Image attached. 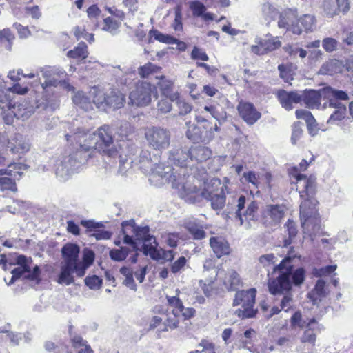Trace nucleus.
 Wrapping results in <instances>:
<instances>
[{
	"mask_svg": "<svg viewBox=\"0 0 353 353\" xmlns=\"http://www.w3.org/2000/svg\"><path fill=\"white\" fill-rule=\"evenodd\" d=\"M66 139L72 137L79 145V150L77 152L84 154V159L91 157L94 151H97L109 157H114L118 151L113 145V130L110 125H103L94 133H88L83 130L78 128L72 135L66 134Z\"/></svg>",
	"mask_w": 353,
	"mask_h": 353,
	"instance_id": "f257e3e1",
	"label": "nucleus"
},
{
	"mask_svg": "<svg viewBox=\"0 0 353 353\" xmlns=\"http://www.w3.org/2000/svg\"><path fill=\"white\" fill-rule=\"evenodd\" d=\"M296 190L304 201L300 205V218L303 233L313 236L320 230V220L316 209L317 201L313 199L315 193V178H307L305 175L298 174L296 176Z\"/></svg>",
	"mask_w": 353,
	"mask_h": 353,
	"instance_id": "f03ea898",
	"label": "nucleus"
},
{
	"mask_svg": "<svg viewBox=\"0 0 353 353\" xmlns=\"http://www.w3.org/2000/svg\"><path fill=\"white\" fill-rule=\"evenodd\" d=\"M148 151H142L140 155V162L146 165L145 167L150 168V174L149 181L155 185H161L166 183H171L173 188L179 190L180 196L191 203L196 202V196L199 195V188L193 186L192 188L187 187L183 184V177L181 175L176 176L173 173L174 168L170 166H165L163 163H152Z\"/></svg>",
	"mask_w": 353,
	"mask_h": 353,
	"instance_id": "7ed1b4c3",
	"label": "nucleus"
},
{
	"mask_svg": "<svg viewBox=\"0 0 353 353\" xmlns=\"http://www.w3.org/2000/svg\"><path fill=\"white\" fill-rule=\"evenodd\" d=\"M273 273H278L276 278L271 277L268 280V288L270 294L281 295L290 292L292 285L300 286L305 279V270L299 268L294 271H290L289 268H273Z\"/></svg>",
	"mask_w": 353,
	"mask_h": 353,
	"instance_id": "20e7f679",
	"label": "nucleus"
},
{
	"mask_svg": "<svg viewBox=\"0 0 353 353\" xmlns=\"http://www.w3.org/2000/svg\"><path fill=\"white\" fill-rule=\"evenodd\" d=\"M79 247L74 243H67L61 249L63 261L61 265V272L57 280L59 284L69 285L74 283L73 273L77 276H83V271L79 265Z\"/></svg>",
	"mask_w": 353,
	"mask_h": 353,
	"instance_id": "39448f33",
	"label": "nucleus"
},
{
	"mask_svg": "<svg viewBox=\"0 0 353 353\" xmlns=\"http://www.w3.org/2000/svg\"><path fill=\"white\" fill-rule=\"evenodd\" d=\"M245 204V197L241 196L237 200V204L234 210L225 211L223 214L226 218L234 219L240 222V225L245 229H250L258 220V204L256 201H251L246 210L242 212Z\"/></svg>",
	"mask_w": 353,
	"mask_h": 353,
	"instance_id": "423d86ee",
	"label": "nucleus"
},
{
	"mask_svg": "<svg viewBox=\"0 0 353 353\" xmlns=\"http://www.w3.org/2000/svg\"><path fill=\"white\" fill-rule=\"evenodd\" d=\"M144 137L148 148L160 154L170 147L171 142L170 131L160 126L146 128Z\"/></svg>",
	"mask_w": 353,
	"mask_h": 353,
	"instance_id": "0eeeda50",
	"label": "nucleus"
},
{
	"mask_svg": "<svg viewBox=\"0 0 353 353\" xmlns=\"http://www.w3.org/2000/svg\"><path fill=\"white\" fill-rule=\"evenodd\" d=\"M14 261L18 267L12 270L11 273L12 276L8 283V285L13 283L16 279H18L22 275H24L25 278L30 281H36L37 283H38L40 274L39 268L37 265L34 266L32 265V260L30 258L20 254L17 255Z\"/></svg>",
	"mask_w": 353,
	"mask_h": 353,
	"instance_id": "6e6552de",
	"label": "nucleus"
},
{
	"mask_svg": "<svg viewBox=\"0 0 353 353\" xmlns=\"http://www.w3.org/2000/svg\"><path fill=\"white\" fill-rule=\"evenodd\" d=\"M256 290L238 291L234 299V305H241L235 311V314L241 319L253 317L256 310L253 308L255 303Z\"/></svg>",
	"mask_w": 353,
	"mask_h": 353,
	"instance_id": "1a4fd4ad",
	"label": "nucleus"
},
{
	"mask_svg": "<svg viewBox=\"0 0 353 353\" xmlns=\"http://www.w3.org/2000/svg\"><path fill=\"white\" fill-rule=\"evenodd\" d=\"M154 88L146 81H138L129 95L130 103L136 106H146L152 100Z\"/></svg>",
	"mask_w": 353,
	"mask_h": 353,
	"instance_id": "9d476101",
	"label": "nucleus"
},
{
	"mask_svg": "<svg viewBox=\"0 0 353 353\" xmlns=\"http://www.w3.org/2000/svg\"><path fill=\"white\" fill-rule=\"evenodd\" d=\"M285 208L282 205L269 204L261 211V222L266 228L273 229L284 217Z\"/></svg>",
	"mask_w": 353,
	"mask_h": 353,
	"instance_id": "9b49d317",
	"label": "nucleus"
},
{
	"mask_svg": "<svg viewBox=\"0 0 353 353\" xmlns=\"http://www.w3.org/2000/svg\"><path fill=\"white\" fill-rule=\"evenodd\" d=\"M84 159V154L77 152L74 156L65 157L57 165L55 170L56 175L62 179H66L76 170L79 163L86 161Z\"/></svg>",
	"mask_w": 353,
	"mask_h": 353,
	"instance_id": "f8f14e48",
	"label": "nucleus"
},
{
	"mask_svg": "<svg viewBox=\"0 0 353 353\" xmlns=\"http://www.w3.org/2000/svg\"><path fill=\"white\" fill-rule=\"evenodd\" d=\"M130 229L134 233L136 241L143 243L141 250L145 256L148 255L149 250L154 247H157V243L155 238L149 234V228L148 226L142 228H134V221H130Z\"/></svg>",
	"mask_w": 353,
	"mask_h": 353,
	"instance_id": "ddd939ff",
	"label": "nucleus"
},
{
	"mask_svg": "<svg viewBox=\"0 0 353 353\" xmlns=\"http://www.w3.org/2000/svg\"><path fill=\"white\" fill-rule=\"evenodd\" d=\"M65 75V72L56 67H46V88L50 85L57 86L58 84L61 87L68 91H74V88L66 81H61V78Z\"/></svg>",
	"mask_w": 353,
	"mask_h": 353,
	"instance_id": "4468645a",
	"label": "nucleus"
},
{
	"mask_svg": "<svg viewBox=\"0 0 353 353\" xmlns=\"http://www.w3.org/2000/svg\"><path fill=\"white\" fill-rule=\"evenodd\" d=\"M323 329V326L319 324L315 318H311L307 321V325L303 329V332L299 336V341L303 344H308L314 346L317 334Z\"/></svg>",
	"mask_w": 353,
	"mask_h": 353,
	"instance_id": "2eb2a0df",
	"label": "nucleus"
},
{
	"mask_svg": "<svg viewBox=\"0 0 353 353\" xmlns=\"http://www.w3.org/2000/svg\"><path fill=\"white\" fill-rule=\"evenodd\" d=\"M42 103V101L40 102V100L37 99L34 104H29L25 102L16 105L12 102L11 107L8 110H10V114H12L17 119L25 120L28 119L37 109L39 108Z\"/></svg>",
	"mask_w": 353,
	"mask_h": 353,
	"instance_id": "dca6fc26",
	"label": "nucleus"
},
{
	"mask_svg": "<svg viewBox=\"0 0 353 353\" xmlns=\"http://www.w3.org/2000/svg\"><path fill=\"white\" fill-rule=\"evenodd\" d=\"M279 20L278 26L280 28H286L288 30L292 31L293 34L299 35L302 33V29L296 23L297 19L296 14L292 10H288L279 13Z\"/></svg>",
	"mask_w": 353,
	"mask_h": 353,
	"instance_id": "f3484780",
	"label": "nucleus"
},
{
	"mask_svg": "<svg viewBox=\"0 0 353 353\" xmlns=\"http://www.w3.org/2000/svg\"><path fill=\"white\" fill-rule=\"evenodd\" d=\"M301 101H303L308 108H319L321 99H327L325 88L319 90H309L300 92Z\"/></svg>",
	"mask_w": 353,
	"mask_h": 353,
	"instance_id": "a211bd4d",
	"label": "nucleus"
},
{
	"mask_svg": "<svg viewBox=\"0 0 353 353\" xmlns=\"http://www.w3.org/2000/svg\"><path fill=\"white\" fill-rule=\"evenodd\" d=\"M228 183L229 179L227 177L224 178L223 184H222L219 179L213 178L205 184L204 190L201 192V195L205 199H210V196L214 194V193H223L225 192L228 193V188L227 186Z\"/></svg>",
	"mask_w": 353,
	"mask_h": 353,
	"instance_id": "6ab92c4d",
	"label": "nucleus"
},
{
	"mask_svg": "<svg viewBox=\"0 0 353 353\" xmlns=\"http://www.w3.org/2000/svg\"><path fill=\"white\" fill-rule=\"evenodd\" d=\"M179 291L176 290V294L173 296H167L166 299L169 306L172 307L173 314H180L185 319H188L194 316L195 310L192 307H185L182 301L179 297Z\"/></svg>",
	"mask_w": 353,
	"mask_h": 353,
	"instance_id": "aec40b11",
	"label": "nucleus"
},
{
	"mask_svg": "<svg viewBox=\"0 0 353 353\" xmlns=\"http://www.w3.org/2000/svg\"><path fill=\"white\" fill-rule=\"evenodd\" d=\"M189 158L188 149L185 148H174L168 152V163L181 168L188 166Z\"/></svg>",
	"mask_w": 353,
	"mask_h": 353,
	"instance_id": "412c9836",
	"label": "nucleus"
},
{
	"mask_svg": "<svg viewBox=\"0 0 353 353\" xmlns=\"http://www.w3.org/2000/svg\"><path fill=\"white\" fill-rule=\"evenodd\" d=\"M238 110L242 119L249 125L256 122L261 114L250 103H240L238 105Z\"/></svg>",
	"mask_w": 353,
	"mask_h": 353,
	"instance_id": "4be33fe9",
	"label": "nucleus"
},
{
	"mask_svg": "<svg viewBox=\"0 0 353 353\" xmlns=\"http://www.w3.org/2000/svg\"><path fill=\"white\" fill-rule=\"evenodd\" d=\"M7 150L13 154L24 153L30 150V145L21 134H16L8 139Z\"/></svg>",
	"mask_w": 353,
	"mask_h": 353,
	"instance_id": "5701e85b",
	"label": "nucleus"
},
{
	"mask_svg": "<svg viewBox=\"0 0 353 353\" xmlns=\"http://www.w3.org/2000/svg\"><path fill=\"white\" fill-rule=\"evenodd\" d=\"M25 169V165L21 163H12L4 157L0 156V175L21 176V170Z\"/></svg>",
	"mask_w": 353,
	"mask_h": 353,
	"instance_id": "b1692460",
	"label": "nucleus"
},
{
	"mask_svg": "<svg viewBox=\"0 0 353 353\" xmlns=\"http://www.w3.org/2000/svg\"><path fill=\"white\" fill-rule=\"evenodd\" d=\"M278 98L282 107L287 110L292 109V103H298L301 101L300 92L280 90L278 92Z\"/></svg>",
	"mask_w": 353,
	"mask_h": 353,
	"instance_id": "393cba45",
	"label": "nucleus"
},
{
	"mask_svg": "<svg viewBox=\"0 0 353 353\" xmlns=\"http://www.w3.org/2000/svg\"><path fill=\"white\" fill-rule=\"evenodd\" d=\"M328 107L334 108V112L331 114L327 120L328 124H334L336 121H340L345 117L347 108L345 105L341 102L331 100L328 102Z\"/></svg>",
	"mask_w": 353,
	"mask_h": 353,
	"instance_id": "a878e982",
	"label": "nucleus"
},
{
	"mask_svg": "<svg viewBox=\"0 0 353 353\" xmlns=\"http://www.w3.org/2000/svg\"><path fill=\"white\" fill-rule=\"evenodd\" d=\"M188 153L190 154V161L195 160L197 162L206 161L212 154L209 148L201 145L190 148L188 149Z\"/></svg>",
	"mask_w": 353,
	"mask_h": 353,
	"instance_id": "bb28decb",
	"label": "nucleus"
},
{
	"mask_svg": "<svg viewBox=\"0 0 353 353\" xmlns=\"http://www.w3.org/2000/svg\"><path fill=\"white\" fill-rule=\"evenodd\" d=\"M242 282L239 274L234 270H229L223 279V285L230 291L237 290L241 286Z\"/></svg>",
	"mask_w": 353,
	"mask_h": 353,
	"instance_id": "cd10ccee",
	"label": "nucleus"
},
{
	"mask_svg": "<svg viewBox=\"0 0 353 353\" xmlns=\"http://www.w3.org/2000/svg\"><path fill=\"white\" fill-rule=\"evenodd\" d=\"M41 85V88L42 89V93L44 92V85L41 83L40 82L32 83L31 86L33 88H36ZM30 83L26 81H19L14 83L13 85L8 88V90H10V93L16 94L19 95H25L30 90Z\"/></svg>",
	"mask_w": 353,
	"mask_h": 353,
	"instance_id": "c85d7f7f",
	"label": "nucleus"
},
{
	"mask_svg": "<svg viewBox=\"0 0 353 353\" xmlns=\"http://www.w3.org/2000/svg\"><path fill=\"white\" fill-rule=\"evenodd\" d=\"M113 74L115 77L116 82L120 85H127L130 84L135 74L128 69L120 68V66L114 67Z\"/></svg>",
	"mask_w": 353,
	"mask_h": 353,
	"instance_id": "c756f323",
	"label": "nucleus"
},
{
	"mask_svg": "<svg viewBox=\"0 0 353 353\" xmlns=\"http://www.w3.org/2000/svg\"><path fill=\"white\" fill-rule=\"evenodd\" d=\"M296 116L298 119L305 121L309 133L312 136L316 134L318 131L317 123L310 112L305 110H298L296 111Z\"/></svg>",
	"mask_w": 353,
	"mask_h": 353,
	"instance_id": "7c9ffc66",
	"label": "nucleus"
},
{
	"mask_svg": "<svg viewBox=\"0 0 353 353\" xmlns=\"http://www.w3.org/2000/svg\"><path fill=\"white\" fill-rule=\"evenodd\" d=\"M210 244L217 258L228 254L230 252L228 243L222 239L212 237L210 240Z\"/></svg>",
	"mask_w": 353,
	"mask_h": 353,
	"instance_id": "2f4dec72",
	"label": "nucleus"
},
{
	"mask_svg": "<svg viewBox=\"0 0 353 353\" xmlns=\"http://www.w3.org/2000/svg\"><path fill=\"white\" fill-rule=\"evenodd\" d=\"M261 17L269 25L271 21H274L279 15V10L270 3H264L261 6Z\"/></svg>",
	"mask_w": 353,
	"mask_h": 353,
	"instance_id": "473e14b6",
	"label": "nucleus"
},
{
	"mask_svg": "<svg viewBox=\"0 0 353 353\" xmlns=\"http://www.w3.org/2000/svg\"><path fill=\"white\" fill-rule=\"evenodd\" d=\"M108 107H112L114 109H119L123 106L125 101V95L119 90L112 89L108 94Z\"/></svg>",
	"mask_w": 353,
	"mask_h": 353,
	"instance_id": "72a5a7b5",
	"label": "nucleus"
},
{
	"mask_svg": "<svg viewBox=\"0 0 353 353\" xmlns=\"http://www.w3.org/2000/svg\"><path fill=\"white\" fill-rule=\"evenodd\" d=\"M342 66L343 63L341 61L337 59H331L321 65L319 71V74L326 75L341 72Z\"/></svg>",
	"mask_w": 353,
	"mask_h": 353,
	"instance_id": "f704fd0d",
	"label": "nucleus"
},
{
	"mask_svg": "<svg viewBox=\"0 0 353 353\" xmlns=\"http://www.w3.org/2000/svg\"><path fill=\"white\" fill-rule=\"evenodd\" d=\"M201 131L203 132L204 141H210L214 137V132L218 130L216 123H212L205 119L198 120Z\"/></svg>",
	"mask_w": 353,
	"mask_h": 353,
	"instance_id": "c9c22d12",
	"label": "nucleus"
},
{
	"mask_svg": "<svg viewBox=\"0 0 353 353\" xmlns=\"http://www.w3.org/2000/svg\"><path fill=\"white\" fill-rule=\"evenodd\" d=\"M148 255L154 260L164 259L166 261H172L174 259L175 252L172 250H165L154 247L149 250Z\"/></svg>",
	"mask_w": 353,
	"mask_h": 353,
	"instance_id": "e433bc0d",
	"label": "nucleus"
},
{
	"mask_svg": "<svg viewBox=\"0 0 353 353\" xmlns=\"http://www.w3.org/2000/svg\"><path fill=\"white\" fill-rule=\"evenodd\" d=\"M188 125V130L186 131L187 137L194 141L198 142L199 141H204L203 132L201 131L199 123L198 125L190 124V123H186Z\"/></svg>",
	"mask_w": 353,
	"mask_h": 353,
	"instance_id": "4c0bfd02",
	"label": "nucleus"
},
{
	"mask_svg": "<svg viewBox=\"0 0 353 353\" xmlns=\"http://www.w3.org/2000/svg\"><path fill=\"white\" fill-rule=\"evenodd\" d=\"M12 99L8 88H6L4 83L0 82V108L6 110L11 107Z\"/></svg>",
	"mask_w": 353,
	"mask_h": 353,
	"instance_id": "58836bf2",
	"label": "nucleus"
},
{
	"mask_svg": "<svg viewBox=\"0 0 353 353\" xmlns=\"http://www.w3.org/2000/svg\"><path fill=\"white\" fill-rule=\"evenodd\" d=\"M170 100L174 102L179 115H185L192 111V105L184 99H181L179 94H172L170 97Z\"/></svg>",
	"mask_w": 353,
	"mask_h": 353,
	"instance_id": "ea45409f",
	"label": "nucleus"
},
{
	"mask_svg": "<svg viewBox=\"0 0 353 353\" xmlns=\"http://www.w3.org/2000/svg\"><path fill=\"white\" fill-rule=\"evenodd\" d=\"M157 79H159L157 83L163 95L170 99V97L174 94H179L178 92H173L174 83L173 81L165 79L164 76L160 77H156Z\"/></svg>",
	"mask_w": 353,
	"mask_h": 353,
	"instance_id": "a19ab883",
	"label": "nucleus"
},
{
	"mask_svg": "<svg viewBox=\"0 0 353 353\" xmlns=\"http://www.w3.org/2000/svg\"><path fill=\"white\" fill-rule=\"evenodd\" d=\"M296 23H299L302 31L312 32L316 26V19L314 15L304 14L297 19Z\"/></svg>",
	"mask_w": 353,
	"mask_h": 353,
	"instance_id": "79ce46f5",
	"label": "nucleus"
},
{
	"mask_svg": "<svg viewBox=\"0 0 353 353\" xmlns=\"http://www.w3.org/2000/svg\"><path fill=\"white\" fill-rule=\"evenodd\" d=\"M74 103L79 108L88 111L92 109V103L90 99L83 92H77L72 97Z\"/></svg>",
	"mask_w": 353,
	"mask_h": 353,
	"instance_id": "37998d69",
	"label": "nucleus"
},
{
	"mask_svg": "<svg viewBox=\"0 0 353 353\" xmlns=\"http://www.w3.org/2000/svg\"><path fill=\"white\" fill-rule=\"evenodd\" d=\"M325 96L329 102L331 100L338 101L339 100L347 101L350 99L348 94L345 91L335 90L331 87H325Z\"/></svg>",
	"mask_w": 353,
	"mask_h": 353,
	"instance_id": "c03bdc74",
	"label": "nucleus"
},
{
	"mask_svg": "<svg viewBox=\"0 0 353 353\" xmlns=\"http://www.w3.org/2000/svg\"><path fill=\"white\" fill-rule=\"evenodd\" d=\"M285 228L286 229L285 233L288 234V237L285 236L283 239V246L287 247L292 243V239L296 236L297 229L296 223L290 219L285 224Z\"/></svg>",
	"mask_w": 353,
	"mask_h": 353,
	"instance_id": "a18cd8bd",
	"label": "nucleus"
},
{
	"mask_svg": "<svg viewBox=\"0 0 353 353\" xmlns=\"http://www.w3.org/2000/svg\"><path fill=\"white\" fill-rule=\"evenodd\" d=\"M300 257L301 256L299 255L293 248H292L288 252L287 256L281 261L279 264L276 265L277 268H289L290 271H294L293 270L294 264H292V262L296 259L299 260Z\"/></svg>",
	"mask_w": 353,
	"mask_h": 353,
	"instance_id": "49530a36",
	"label": "nucleus"
},
{
	"mask_svg": "<svg viewBox=\"0 0 353 353\" xmlns=\"http://www.w3.org/2000/svg\"><path fill=\"white\" fill-rule=\"evenodd\" d=\"M337 6L334 5V8L331 10L327 9V4L328 1H324L323 8L326 14L330 17H332L338 14L339 10H342L343 12H347L349 9L347 0H336Z\"/></svg>",
	"mask_w": 353,
	"mask_h": 353,
	"instance_id": "de8ad7c7",
	"label": "nucleus"
},
{
	"mask_svg": "<svg viewBox=\"0 0 353 353\" xmlns=\"http://www.w3.org/2000/svg\"><path fill=\"white\" fill-rule=\"evenodd\" d=\"M120 273L125 277L123 281V284L129 288L130 289L136 291L137 285L133 279L132 271L127 267H122L120 270Z\"/></svg>",
	"mask_w": 353,
	"mask_h": 353,
	"instance_id": "09e8293b",
	"label": "nucleus"
},
{
	"mask_svg": "<svg viewBox=\"0 0 353 353\" xmlns=\"http://www.w3.org/2000/svg\"><path fill=\"white\" fill-rule=\"evenodd\" d=\"M87 48V45L85 43H80L74 50L68 51L67 55L70 58H81L84 59L87 58L88 55Z\"/></svg>",
	"mask_w": 353,
	"mask_h": 353,
	"instance_id": "8fccbe9b",
	"label": "nucleus"
},
{
	"mask_svg": "<svg viewBox=\"0 0 353 353\" xmlns=\"http://www.w3.org/2000/svg\"><path fill=\"white\" fill-rule=\"evenodd\" d=\"M108 94L101 90L94 89L93 103L98 108L105 109L108 107Z\"/></svg>",
	"mask_w": 353,
	"mask_h": 353,
	"instance_id": "3c124183",
	"label": "nucleus"
},
{
	"mask_svg": "<svg viewBox=\"0 0 353 353\" xmlns=\"http://www.w3.org/2000/svg\"><path fill=\"white\" fill-rule=\"evenodd\" d=\"M203 274L208 277H210L211 282H214L218 276L219 272L215 268V263L212 259H208L203 265Z\"/></svg>",
	"mask_w": 353,
	"mask_h": 353,
	"instance_id": "603ef678",
	"label": "nucleus"
},
{
	"mask_svg": "<svg viewBox=\"0 0 353 353\" xmlns=\"http://www.w3.org/2000/svg\"><path fill=\"white\" fill-rule=\"evenodd\" d=\"M208 200L211 201V206L213 210H220L225 203V192L214 193V194L210 196Z\"/></svg>",
	"mask_w": 353,
	"mask_h": 353,
	"instance_id": "864d4df0",
	"label": "nucleus"
},
{
	"mask_svg": "<svg viewBox=\"0 0 353 353\" xmlns=\"http://www.w3.org/2000/svg\"><path fill=\"white\" fill-rule=\"evenodd\" d=\"M259 40L260 45L263 48L265 54L279 48L281 45L277 37L268 39H259Z\"/></svg>",
	"mask_w": 353,
	"mask_h": 353,
	"instance_id": "5fc2aeb1",
	"label": "nucleus"
},
{
	"mask_svg": "<svg viewBox=\"0 0 353 353\" xmlns=\"http://www.w3.org/2000/svg\"><path fill=\"white\" fill-rule=\"evenodd\" d=\"M324 50L327 53H332L339 50L340 42L333 37H325L321 41Z\"/></svg>",
	"mask_w": 353,
	"mask_h": 353,
	"instance_id": "6e6d98bb",
	"label": "nucleus"
},
{
	"mask_svg": "<svg viewBox=\"0 0 353 353\" xmlns=\"http://www.w3.org/2000/svg\"><path fill=\"white\" fill-rule=\"evenodd\" d=\"M307 320H305L303 318L302 313L300 311H296L290 319V324L292 328L299 327L300 330H303L307 325Z\"/></svg>",
	"mask_w": 353,
	"mask_h": 353,
	"instance_id": "4d7b16f0",
	"label": "nucleus"
},
{
	"mask_svg": "<svg viewBox=\"0 0 353 353\" xmlns=\"http://www.w3.org/2000/svg\"><path fill=\"white\" fill-rule=\"evenodd\" d=\"M160 70L161 68L149 62L138 68V74L142 78H147L150 74L157 73Z\"/></svg>",
	"mask_w": 353,
	"mask_h": 353,
	"instance_id": "13d9d810",
	"label": "nucleus"
},
{
	"mask_svg": "<svg viewBox=\"0 0 353 353\" xmlns=\"http://www.w3.org/2000/svg\"><path fill=\"white\" fill-rule=\"evenodd\" d=\"M186 228L194 239L201 240L205 237V232L201 225H197L194 222H190L187 224Z\"/></svg>",
	"mask_w": 353,
	"mask_h": 353,
	"instance_id": "bf43d9fd",
	"label": "nucleus"
},
{
	"mask_svg": "<svg viewBox=\"0 0 353 353\" xmlns=\"http://www.w3.org/2000/svg\"><path fill=\"white\" fill-rule=\"evenodd\" d=\"M131 250L128 247H121L119 249H112L110 251V258L116 261H121L126 259Z\"/></svg>",
	"mask_w": 353,
	"mask_h": 353,
	"instance_id": "052dcab7",
	"label": "nucleus"
},
{
	"mask_svg": "<svg viewBox=\"0 0 353 353\" xmlns=\"http://www.w3.org/2000/svg\"><path fill=\"white\" fill-rule=\"evenodd\" d=\"M122 228H123V233L124 234L123 237V243L128 245H131L132 249L131 252L133 250H140L138 248L137 242L136 240L133 239V236H130L128 234V229L130 228V223L129 222H123L122 223Z\"/></svg>",
	"mask_w": 353,
	"mask_h": 353,
	"instance_id": "680f3d73",
	"label": "nucleus"
},
{
	"mask_svg": "<svg viewBox=\"0 0 353 353\" xmlns=\"http://www.w3.org/2000/svg\"><path fill=\"white\" fill-rule=\"evenodd\" d=\"M94 259V253L90 250L83 251V261L79 260L80 266L83 268V276L85 274L86 269L93 263Z\"/></svg>",
	"mask_w": 353,
	"mask_h": 353,
	"instance_id": "e2e57ef3",
	"label": "nucleus"
},
{
	"mask_svg": "<svg viewBox=\"0 0 353 353\" xmlns=\"http://www.w3.org/2000/svg\"><path fill=\"white\" fill-rule=\"evenodd\" d=\"M166 316L167 318L164 322L165 328L162 331H167L168 328L172 330L176 328L179 323V317L180 314H173V312H172Z\"/></svg>",
	"mask_w": 353,
	"mask_h": 353,
	"instance_id": "0e129e2a",
	"label": "nucleus"
},
{
	"mask_svg": "<svg viewBox=\"0 0 353 353\" xmlns=\"http://www.w3.org/2000/svg\"><path fill=\"white\" fill-rule=\"evenodd\" d=\"M104 26L103 30L111 33L112 34H116L118 32L119 28V23L114 20L110 17H108L103 19Z\"/></svg>",
	"mask_w": 353,
	"mask_h": 353,
	"instance_id": "69168bd1",
	"label": "nucleus"
},
{
	"mask_svg": "<svg viewBox=\"0 0 353 353\" xmlns=\"http://www.w3.org/2000/svg\"><path fill=\"white\" fill-rule=\"evenodd\" d=\"M243 177L248 183H251L254 188H258L260 184V174L254 171H249L243 174Z\"/></svg>",
	"mask_w": 353,
	"mask_h": 353,
	"instance_id": "338daca9",
	"label": "nucleus"
},
{
	"mask_svg": "<svg viewBox=\"0 0 353 353\" xmlns=\"http://www.w3.org/2000/svg\"><path fill=\"white\" fill-rule=\"evenodd\" d=\"M190 8L192 11L193 15L196 17H201L206 10L204 4L199 1H191Z\"/></svg>",
	"mask_w": 353,
	"mask_h": 353,
	"instance_id": "774afa93",
	"label": "nucleus"
}]
</instances>
